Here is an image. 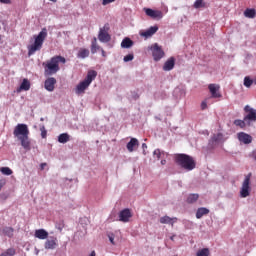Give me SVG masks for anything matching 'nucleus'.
Wrapping results in <instances>:
<instances>
[{
	"label": "nucleus",
	"mask_w": 256,
	"mask_h": 256,
	"mask_svg": "<svg viewBox=\"0 0 256 256\" xmlns=\"http://www.w3.org/2000/svg\"><path fill=\"white\" fill-rule=\"evenodd\" d=\"M29 133V126H27V124H17L13 131L14 137L20 141V145L25 151H31V139H29Z\"/></svg>",
	"instance_id": "nucleus-1"
},
{
	"label": "nucleus",
	"mask_w": 256,
	"mask_h": 256,
	"mask_svg": "<svg viewBox=\"0 0 256 256\" xmlns=\"http://www.w3.org/2000/svg\"><path fill=\"white\" fill-rule=\"evenodd\" d=\"M59 63L65 65L67 60L63 56H53L50 60L43 63L44 75L51 76L60 71L61 68L59 67Z\"/></svg>",
	"instance_id": "nucleus-2"
},
{
	"label": "nucleus",
	"mask_w": 256,
	"mask_h": 256,
	"mask_svg": "<svg viewBox=\"0 0 256 256\" xmlns=\"http://www.w3.org/2000/svg\"><path fill=\"white\" fill-rule=\"evenodd\" d=\"M174 163H176V165L181 169H184V171H193V169L197 167L195 158L187 154H175Z\"/></svg>",
	"instance_id": "nucleus-3"
},
{
	"label": "nucleus",
	"mask_w": 256,
	"mask_h": 256,
	"mask_svg": "<svg viewBox=\"0 0 256 256\" xmlns=\"http://www.w3.org/2000/svg\"><path fill=\"white\" fill-rule=\"evenodd\" d=\"M34 43L28 46V56L35 55L37 51H41L43 49V43H45V39H47V28H43L38 35H34Z\"/></svg>",
	"instance_id": "nucleus-4"
},
{
	"label": "nucleus",
	"mask_w": 256,
	"mask_h": 256,
	"mask_svg": "<svg viewBox=\"0 0 256 256\" xmlns=\"http://www.w3.org/2000/svg\"><path fill=\"white\" fill-rule=\"evenodd\" d=\"M96 78L97 71H88L86 78L76 86V95H83V93H85V90L89 88V85H91V83H93V81H95Z\"/></svg>",
	"instance_id": "nucleus-5"
},
{
	"label": "nucleus",
	"mask_w": 256,
	"mask_h": 256,
	"mask_svg": "<svg viewBox=\"0 0 256 256\" xmlns=\"http://www.w3.org/2000/svg\"><path fill=\"white\" fill-rule=\"evenodd\" d=\"M150 51L152 52L154 61H161V59L165 57V51H163V48L157 43L150 46Z\"/></svg>",
	"instance_id": "nucleus-6"
},
{
	"label": "nucleus",
	"mask_w": 256,
	"mask_h": 256,
	"mask_svg": "<svg viewBox=\"0 0 256 256\" xmlns=\"http://www.w3.org/2000/svg\"><path fill=\"white\" fill-rule=\"evenodd\" d=\"M98 39L101 43H109L111 41V35L109 34V24H105L103 28H100Z\"/></svg>",
	"instance_id": "nucleus-7"
},
{
	"label": "nucleus",
	"mask_w": 256,
	"mask_h": 256,
	"mask_svg": "<svg viewBox=\"0 0 256 256\" xmlns=\"http://www.w3.org/2000/svg\"><path fill=\"white\" fill-rule=\"evenodd\" d=\"M250 183H251V174H248V175L245 177V179H244V181H243V184H242V188H241V190H240V195H241V197H243V198L249 197V195H250L249 191H250V189H251V188L249 187Z\"/></svg>",
	"instance_id": "nucleus-8"
},
{
	"label": "nucleus",
	"mask_w": 256,
	"mask_h": 256,
	"mask_svg": "<svg viewBox=\"0 0 256 256\" xmlns=\"http://www.w3.org/2000/svg\"><path fill=\"white\" fill-rule=\"evenodd\" d=\"M208 89L212 99H221L222 95L221 92H219L221 86H219V84H210L208 85Z\"/></svg>",
	"instance_id": "nucleus-9"
},
{
	"label": "nucleus",
	"mask_w": 256,
	"mask_h": 256,
	"mask_svg": "<svg viewBox=\"0 0 256 256\" xmlns=\"http://www.w3.org/2000/svg\"><path fill=\"white\" fill-rule=\"evenodd\" d=\"M244 111L245 113H248L245 117H244V121H256V110L251 108V106L246 105L244 107Z\"/></svg>",
	"instance_id": "nucleus-10"
},
{
	"label": "nucleus",
	"mask_w": 256,
	"mask_h": 256,
	"mask_svg": "<svg viewBox=\"0 0 256 256\" xmlns=\"http://www.w3.org/2000/svg\"><path fill=\"white\" fill-rule=\"evenodd\" d=\"M133 217V214H131V210L129 208H126L119 213V221H122V223H129V219Z\"/></svg>",
	"instance_id": "nucleus-11"
},
{
	"label": "nucleus",
	"mask_w": 256,
	"mask_h": 256,
	"mask_svg": "<svg viewBox=\"0 0 256 256\" xmlns=\"http://www.w3.org/2000/svg\"><path fill=\"white\" fill-rule=\"evenodd\" d=\"M144 11L148 17H151L152 19H162L163 18V12L159 10H153L151 8H144Z\"/></svg>",
	"instance_id": "nucleus-12"
},
{
	"label": "nucleus",
	"mask_w": 256,
	"mask_h": 256,
	"mask_svg": "<svg viewBox=\"0 0 256 256\" xmlns=\"http://www.w3.org/2000/svg\"><path fill=\"white\" fill-rule=\"evenodd\" d=\"M57 84V79L50 77L47 78L44 82V88L46 89V91H55V85Z\"/></svg>",
	"instance_id": "nucleus-13"
},
{
	"label": "nucleus",
	"mask_w": 256,
	"mask_h": 256,
	"mask_svg": "<svg viewBox=\"0 0 256 256\" xmlns=\"http://www.w3.org/2000/svg\"><path fill=\"white\" fill-rule=\"evenodd\" d=\"M157 31H159V27L151 26L148 30L140 32V36L149 39V37H153Z\"/></svg>",
	"instance_id": "nucleus-14"
},
{
	"label": "nucleus",
	"mask_w": 256,
	"mask_h": 256,
	"mask_svg": "<svg viewBox=\"0 0 256 256\" xmlns=\"http://www.w3.org/2000/svg\"><path fill=\"white\" fill-rule=\"evenodd\" d=\"M238 140L240 143H244V145H249V143H252L253 137L245 132H240L238 133Z\"/></svg>",
	"instance_id": "nucleus-15"
},
{
	"label": "nucleus",
	"mask_w": 256,
	"mask_h": 256,
	"mask_svg": "<svg viewBox=\"0 0 256 256\" xmlns=\"http://www.w3.org/2000/svg\"><path fill=\"white\" fill-rule=\"evenodd\" d=\"M175 68V57H170L163 65V71H173Z\"/></svg>",
	"instance_id": "nucleus-16"
},
{
	"label": "nucleus",
	"mask_w": 256,
	"mask_h": 256,
	"mask_svg": "<svg viewBox=\"0 0 256 256\" xmlns=\"http://www.w3.org/2000/svg\"><path fill=\"white\" fill-rule=\"evenodd\" d=\"M45 249H57V237H50L45 244H44Z\"/></svg>",
	"instance_id": "nucleus-17"
},
{
	"label": "nucleus",
	"mask_w": 256,
	"mask_h": 256,
	"mask_svg": "<svg viewBox=\"0 0 256 256\" xmlns=\"http://www.w3.org/2000/svg\"><path fill=\"white\" fill-rule=\"evenodd\" d=\"M126 147L129 153H133L135 151V147H139V140H137V138H131Z\"/></svg>",
	"instance_id": "nucleus-18"
},
{
	"label": "nucleus",
	"mask_w": 256,
	"mask_h": 256,
	"mask_svg": "<svg viewBox=\"0 0 256 256\" xmlns=\"http://www.w3.org/2000/svg\"><path fill=\"white\" fill-rule=\"evenodd\" d=\"M31 89V82L27 78H24L20 87L17 89L18 93H21V91H29Z\"/></svg>",
	"instance_id": "nucleus-19"
},
{
	"label": "nucleus",
	"mask_w": 256,
	"mask_h": 256,
	"mask_svg": "<svg viewBox=\"0 0 256 256\" xmlns=\"http://www.w3.org/2000/svg\"><path fill=\"white\" fill-rule=\"evenodd\" d=\"M160 223L162 225H172L173 227V223H177V218H171L169 216H164L160 218Z\"/></svg>",
	"instance_id": "nucleus-20"
},
{
	"label": "nucleus",
	"mask_w": 256,
	"mask_h": 256,
	"mask_svg": "<svg viewBox=\"0 0 256 256\" xmlns=\"http://www.w3.org/2000/svg\"><path fill=\"white\" fill-rule=\"evenodd\" d=\"M35 237L37 239H47L49 237V232L46 231L45 229H38L35 231Z\"/></svg>",
	"instance_id": "nucleus-21"
},
{
	"label": "nucleus",
	"mask_w": 256,
	"mask_h": 256,
	"mask_svg": "<svg viewBox=\"0 0 256 256\" xmlns=\"http://www.w3.org/2000/svg\"><path fill=\"white\" fill-rule=\"evenodd\" d=\"M89 49L86 48H80V50L77 53V57L78 59H87V57H89Z\"/></svg>",
	"instance_id": "nucleus-22"
},
{
	"label": "nucleus",
	"mask_w": 256,
	"mask_h": 256,
	"mask_svg": "<svg viewBox=\"0 0 256 256\" xmlns=\"http://www.w3.org/2000/svg\"><path fill=\"white\" fill-rule=\"evenodd\" d=\"M122 49H130V47H133V40L131 38H124L121 42Z\"/></svg>",
	"instance_id": "nucleus-23"
},
{
	"label": "nucleus",
	"mask_w": 256,
	"mask_h": 256,
	"mask_svg": "<svg viewBox=\"0 0 256 256\" xmlns=\"http://www.w3.org/2000/svg\"><path fill=\"white\" fill-rule=\"evenodd\" d=\"M204 215H209V209L207 208H198L196 212V219H201Z\"/></svg>",
	"instance_id": "nucleus-24"
},
{
	"label": "nucleus",
	"mask_w": 256,
	"mask_h": 256,
	"mask_svg": "<svg viewBox=\"0 0 256 256\" xmlns=\"http://www.w3.org/2000/svg\"><path fill=\"white\" fill-rule=\"evenodd\" d=\"M99 49H101V47L99 45H97V38L94 37L91 43V53L92 55H95V53H97V51H99Z\"/></svg>",
	"instance_id": "nucleus-25"
},
{
	"label": "nucleus",
	"mask_w": 256,
	"mask_h": 256,
	"mask_svg": "<svg viewBox=\"0 0 256 256\" xmlns=\"http://www.w3.org/2000/svg\"><path fill=\"white\" fill-rule=\"evenodd\" d=\"M69 140H70V136L67 133H62L58 136L59 143L65 144V143H68Z\"/></svg>",
	"instance_id": "nucleus-26"
},
{
	"label": "nucleus",
	"mask_w": 256,
	"mask_h": 256,
	"mask_svg": "<svg viewBox=\"0 0 256 256\" xmlns=\"http://www.w3.org/2000/svg\"><path fill=\"white\" fill-rule=\"evenodd\" d=\"M245 17H248V19H254L256 15L255 9H249L247 8L244 12Z\"/></svg>",
	"instance_id": "nucleus-27"
},
{
	"label": "nucleus",
	"mask_w": 256,
	"mask_h": 256,
	"mask_svg": "<svg viewBox=\"0 0 256 256\" xmlns=\"http://www.w3.org/2000/svg\"><path fill=\"white\" fill-rule=\"evenodd\" d=\"M211 252L209 248H203L197 251L196 256H210Z\"/></svg>",
	"instance_id": "nucleus-28"
},
{
	"label": "nucleus",
	"mask_w": 256,
	"mask_h": 256,
	"mask_svg": "<svg viewBox=\"0 0 256 256\" xmlns=\"http://www.w3.org/2000/svg\"><path fill=\"white\" fill-rule=\"evenodd\" d=\"M14 229H13V227H5L4 229H3V233H4V235H6L7 237H13V233H14Z\"/></svg>",
	"instance_id": "nucleus-29"
},
{
	"label": "nucleus",
	"mask_w": 256,
	"mask_h": 256,
	"mask_svg": "<svg viewBox=\"0 0 256 256\" xmlns=\"http://www.w3.org/2000/svg\"><path fill=\"white\" fill-rule=\"evenodd\" d=\"M15 249L14 248H8L6 251L2 252L0 256H15Z\"/></svg>",
	"instance_id": "nucleus-30"
},
{
	"label": "nucleus",
	"mask_w": 256,
	"mask_h": 256,
	"mask_svg": "<svg viewBox=\"0 0 256 256\" xmlns=\"http://www.w3.org/2000/svg\"><path fill=\"white\" fill-rule=\"evenodd\" d=\"M199 199V194H190L187 198V203H196Z\"/></svg>",
	"instance_id": "nucleus-31"
},
{
	"label": "nucleus",
	"mask_w": 256,
	"mask_h": 256,
	"mask_svg": "<svg viewBox=\"0 0 256 256\" xmlns=\"http://www.w3.org/2000/svg\"><path fill=\"white\" fill-rule=\"evenodd\" d=\"M0 172L2 175H13V170H11L9 167H1Z\"/></svg>",
	"instance_id": "nucleus-32"
},
{
	"label": "nucleus",
	"mask_w": 256,
	"mask_h": 256,
	"mask_svg": "<svg viewBox=\"0 0 256 256\" xmlns=\"http://www.w3.org/2000/svg\"><path fill=\"white\" fill-rule=\"evenodd\" d=\"M212 140L215 143H219L220 141H223V135L221 133L214 134V136L212 137Z\"/></svg>",
	"instance_id": "nucleus-33"
},
{
	"label": "nucleus",
	"mask_w": 256,
	"mask_h": 256,
	"mask_svg": "<svg viewBox=\"0 0 256 256\" xmlns=\"http://www.w3.org/2000/svg\"><path fill=\"white\" fill-rule=\"evenodd\" d=\"M244 85L249 88L251 87V85H253V80H251V78L249 76H246L244 78Z\"/></svg>",
	"instance_id": "nucleus-34"
},
{
	"label": "nucleus",
	"mask_w": 256,
	"mask_h": 256,
	"mask_svg": "<svg viewBox=\"0 0 256 256\" xmlns=\"http://www.w3.org/2000/svg\"><path fill=\"white\" fill-rule=\"evenodd\" d=\"M201 7H205V4H203V0H196L194 3V8L201 9Z\"/></svg>",
	"instance_id": "nucleus-35"
},
{
	"label": "nucleus",
	"mask_w": 256,
	"mask_h": 256,
	"mask_svg": "<svg viewBox=\"0 0 256 256\" xmlns=\"http://www.w3.org/2000/svg\"><path fill=\"white\" fill-rule=\"evenodd\" d=\"M234 125H236V127H241V129H243L245 127V121H243V120H235L234 121Z\"/></svg>",
	"instance_id": "nucleus-36"
},
{
	"label": "nucleus",
	"mask_w": 256,
	"mask_h": 256,
	"mask_svg": "<svg viewBox=\"0 0 256 256\" xmlns=\"http://www.w3.org/2000/svg\"><path fill=\"white\" fill-rule=\"evenodd\" d=\"M135 59V56L133 54H128L124 57V62L129 63V61H133Z\"/></svg>",
	"instance_id": "nucleus-37"
},
{
	"label": "nucleus",
	"mask_w": 256,
	"mask_h": 256,
	"mask_svg": "<svg viewBox=\"0 0 256 256\" xmlns=\"http://www.w3.org/2000/svg\"><path fill=\"white\" fill-rule=\"evenodd\" d=\"M40 131H41V137L42 139H47V130L45 129V126H42L40 128Z\"/></svg>",
	"instance_id": "nucleus-38"
},
{
	"label": "nucleus",
	"mask_w": 256,
	"mask_h": 256,
	"mask_svg": "<svg viewBox=\"0 0 256 256\" xmlns=\"http://www.w3.org/2000/svg\"><path fill=\"white\" fill-rule=\"evenodd\" d=\"M153 154H154V156H155L157 159H161V150H160V149L154 150Z\"/></svg>",
	"instance_id": "nucleus-39"
},
{
	"label": "nucleus",
	"mask_w": 256,
	"mask_h": 256,
	"mask_svg": "<svg viewBox=\"0 0 256 256\" xmlns=\"http://www.w3.org/2000/svg\"><path fill=\"white\" fill-rule=\"evenodd\" d=\"M5 185H7V180L5 178L0 179V191L4 188Z\"/></svg>",
	"instance_id": "nucleus-40"
},
{
	"label": "nucleus",
	"mask_w": 256,
	"mask_h": 256,
	"mask_svg": "<svg viewBox=\"0 0 256 256\" xmlns=\"http://www.w3.org/2000/svg\"><path fill=\"white\" fill-rule=\"evenodd\" d=\"M108 238H109L110 243H112V245H115V235L108 234Z\"/></svg>",
	"instance_id": "nucleus-41"
},
{
	"label": "nucleus",
	"mask_w": 256,
	"mask_h": 256,
	"mask_svg": "<svg viewBox=\"0 0 256 256\" xmlns=\"http://www.w3.org/2000/svg\"><path fill=\"white\" fill-rule=\"evenodd\" d=\"M205 109H207V101H203V102L201 103V110H202V111H205Z\"/></svg>",
	"instance_id": "nucleus-42"
},
{
	"label": "nucleus",
	"mask_w": 256,
	"mask_h": 256,
	"mask_svg": "<svg viewBox=\"0 0 256 256\" xmlns=\"http://www.w3.org/2000/svg\"><path fill=\"white\" fill-rule=\"evenodd\" d=\"M115 0H102V5H109V3H113Z\"/></svg>",
	"instance_id": "nucleus-43"
},
{
	"label": "nucleus",
	"mask_w": 256,
	"mask_h": 256,
	"mask_svg": "<svg viewBox=\"0 0 256 256\" xmlns=\"http://www.w3.org/2000/svg\"><path fill=\"white\" fill-rule=\"evenodd\" d=\"M142 149H143V155H147V152H145V149H147V144L146 143L142 144Z\"/></svg>",
	"instance_id": "nucleus-44"
},
{
	"label": "nucleus",
	"mask_w": 256,
	"mask_h": 256,
	"mask_svg": "<svg viewBox=\"0 0 256 256\" xmlns=\"http://www.w3.org/2000/svg\"><path fill=\"white\" fill-rule=\"evenodd\" d=\"M0 3H5L6 5H8L9 3H11V0H0Z\"/></svg>",
	"instance_id": "nucleus-45"
},
{
	"label": "nucleus",
	"mask_w": 256,
	"mask_h": 256,
	"mask_svg": "<svg viewBox=\"0 0 256 256\" xmlns=\"http://www.w3.org/2000/svg\"><path fill=\"white\" fill-rule=\"evenodd\" d=\"M100 51L102 53V57H107V53L105 52V50H103V48H101Z\"/></svg>",
	"instance_id": "nucleus-46"
},
{
	"label": "nucleus",
	"mask_w": 256,
	"mask_h": 256,
	"mask_svg": "<svg viewBox=\"0 0 256 256\" xmlns=\"http://www.w3.org/2000/svg\"><path fill=\"white\" fill-rule=\"evenodd\" d=\"M45 167H47V163H42V164L40 165V168H41L42 171H43V169H45Z\"/></svg>",
	"instance_id": "nucleus-47"
},
{
	"label": "nucleus",
	"mask_w": 256,
	"mask_h": 256,
	"mask_svg": "<svg viewBox=\"0 0 256 256\" xmlns=\"http://www.w3.org/2000/svg\"><path fill=\"white\" fill-rule=\"evenodd\" d=\"M167 164V160L163 159L161 160V165H166Z\"/></svg>",
	"instance_id": "nucleus-48"
},
{
	"label": "nucleus",
	"mask_w": 256,
	"mask_h": 256,
	"mask_svg": "<svg viewBox=\"0 0 256 256\" xmlns=\"http://www.w3.org/2000/svg\"><path fill=\"white\" fill-rule=\"evenodd\" d=\"M89 256H97V254L95 253V251H92Z\"/></svg>",
	"instance_id": "nucleus-49"
},
{
	"label": "nucleus",
	"mask_w": 256,
	"mask_h": 256,
	"mask_svg": "<svg viewBox=\"0 0 256 256\" xmlns=\"http://www.w3.org/2000/svg\"><path fill=\"white\" fill-rule=\"evenodd\" d=\"M2 39H3V36L0 35V43H3Z\"/></svg>",
	"instance_id": "nucleus-50"
},
{
	"label": "nucleus",
	"mask_w": 256,
	"mask_h": 256,
	"mask_svg": "<svg viewBox=\"0 0 256 256\" xmlns=\"http://www.w3.org/2000/svg\"><path fill=\"white\" fill-rule=\"evenodd\" d=\"M50 1H52V3H57V0H50Z\"/></svg>",
	"instance_id": "nucleus-51"
},
{
	"label": "nucleus",
	"mask_w": 256,
	"mask_h": 256,
	"mask_svg": "<svg viewBox=\"0 0 256 256\" xmlns=\"http://www.w3.org/2000/svg\"><path fill=\"white\" fill-rule=\"evenodd\" d=\"M170 239H171V241H173V239H174V236L170 237Z\"/></svg>",
	"instance_id": "nucleus-52"
},
{
	"label": "nucleus",
	"mask_w": 256,
	"mask_h": 256,
	"mask_svg": "<svg viewBox=\"0 0 256 256\" xmlns=\"http://www.w3.org/2000/svg\"><path fill=\"white\" fill-rule=\"evenodd\" d=\"M0 31H1V26H0Z\"/></svg>",
	"instance_id": "nucleus-53"
},
{
	"label": "nucleus",
	"mask_w": 256,
	"mask_h": 256,
	"mask_svg": "<svg viewBox=\"0 0 256 256\" xmlns=\"http://www.w3.org/2000/svg\"><path fill=\"white\" fill-rule=\"evenodd\" d=\"M255 85H256V80H255Z\"/></svg>",
	"instance_id": "nucleus-54"
}]
</instances>
